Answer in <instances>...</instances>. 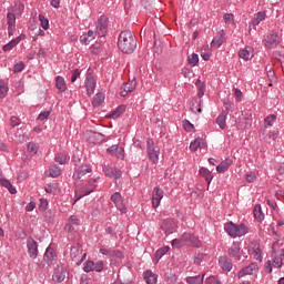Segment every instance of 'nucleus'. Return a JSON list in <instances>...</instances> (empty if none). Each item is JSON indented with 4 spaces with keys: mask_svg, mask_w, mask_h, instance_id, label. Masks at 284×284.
<instances>
[{
    "mask_svg": "<svg viewBox=\"0 0 284 284\" xmlns=\"http://www.w3.org/2000/svg\"><path fill=\"white\" fill-rule=\"evenodd\" d=\"M118 48L123 54H132L136 50V38L132 34V31L124 30L120 33Z\"/></svg>",
    "mask_w": 284,
    "mask_h": 284,
    "instance_id": "nucleus-1",
    "label": "nucleus"
},
{
    "mask_svg": "<svg viewBox=\"0 0 284 284\" xmlns=\"http://www.w3.org/2000/svg\"><path fill=\"white\" fill-rule=\"evenodd\" d=\"M97 183H99V178L90 179L87 184L82 185L79 191H75V200L73 202L77 203V201H81L83 196H88L89 194H92L94 190H97Z\"/></svg>",
    "mask_w": 284,
    "mask_h": 284,
    "instance_id": "nucleus-2",
    "label": "nucleus"
},
{
    "mask_svg": "<svg viewBox=\"0 0 284 284\" xmlns=\"http://www.w3.org/2000/svg\"><path fill=\"white\" fill-rule=\"evenodd\" d=\"M225 232L229 236H245L247 234V226L245 224L236 225L233 222H229L224 225Z\"/></svg>",
    "mask_w": 284,
    "mask_h": 284,
    "instance_id": "nucleus-3",
    "label": "nucleus"
},
{
    "mask_svg": "<svg viewBox=\"0 0 284 284\" xmlns=\"http://www.w3.org/2000/svg\"><path fill=\"white\" fill-rule=\"evenodd\" d=\"M70 256L73 263H75L77 265H81L83 261H85L88 254H83V248L81 247V244L75 243L71 246Z\"/></svg>",
    "mask_w": 284,
    "mask_h": 284,
    "instance_id": "nucleus-4",
    "label": "nucleus"
},
{
    "mask_svg": "<svg viewBox=\"0 0 284 284\" xmlns=\"http://www.w3.org/2000/svg\"><path fill=\"white\" fill-rule=\"evenodd\" d=\"M146 151H148L150 161H152V163H159V154H161V151L159 146L154 145V140L152 139L146 140Z\"/></svg>",
    "mask_w": 284,
    "mask_h": 284,
    "instance_id": "nucleus-5",
    "label": "nucleus"
},
{
    "mask_svg": "<svg viewBox=\"0 0 284 284\" xmlns=\"http://www.w3.org/2000/svg\"><path fill=\"white\" fill-rule=\"evenodd\" d=\"M108 18L105 16H101L95 22L97 31L95 33L99 37H105L108 34Z\"/></svg>",
    "mask_w": 284,
    "mask_h": 284,
    "instance_id": "nucleus-6",
    "label": "nucleus"
},
{
    "mask_svg": "<svg viewBox=\"0 0 284 284\" xmlns=\"http://www.w3.org/2000/svg\"><path fill=\"white\" fill-rule=\"evenodd\" d=\"M83 271L87 273L90 272H103V261H87L83 266Z\"/></svg>",
    "mask_w": 284,
    "mask_h": 284,
    "instance_id": "nucleus-7",
    "label": "nucleus"
},
{
    "mask_svg": "<svg viewBox=\"0 0 284 284\" xmlns=\"http://www.w3.org/2000/svg\"><path fill=\"white\" fill-rule=\"evenodd\" d=\"M111 201L114 203L115 207L122 212V214L128 212V207H125V203L123 202V196L119 192H115L111 195Z\"/></svg>",
    "mask_w": 284,
    "mask_h": 284,
    "instance_id": "nucleus-8",
    "label": "nucleus"
},
{
    "mask_svg": "<svg viewBox=\"0 0 284 284\" xmlns=\"http://www.w3.org/2000/svg\"><path fill=\"white\" fill-rule=\"evenodd\" d=\"M182 241L184 245H192V247H201V241L192 233H183Z\"/></svg>",
    "mask_w": 284,
    "mask_h": 284,
    "instance_id": "nucleus-9",
    "label": "nucleus"
},
{
    "mask_svg": "<svg viewBox=\"0 0 284 284\" xmlns=\"http://www.w3.org/2000/svg\"><path fill=\"white\" fill-rule=\"evenodd\" d=\"M90 173H92V166H90V164H82L73 172V179L74 181H79L80 179H83L85 174Z\"/></svg>",
    "mask_w": 284,
    "mask_h": 284,
    "instance_id": "nucleus-10",
    "label": "nucleus"
},
{
    "mask_svg": "<svg viewBox=\"0 0 284 284\" xmlns=\"http://www.w3.org/2000/svg\"><path fill=\"white\" fill-rule=\"evenodd\" d=\"M278 43H281V38H278V34L276 33H271L264 39V45L270 50H272V48H276Z\"/></svg>",
    "mask_w": 284,
    "mask_h": 284,
    "instance_id": "nucleus-11",
    "label": "nucleus"
},
{
    "mask_svg": "<svg viewBox=\"0 0 284 284\" xmlns=\"http://www.w3.org/2000/svg\"><path fill=\"white\" fill-rule=\"evenodd\" d=\"M27 247L30 258H37V256H39V245L37 244V241H34V239L29 237L27 240Z\"/></svg>",
    "mask_w": 284,
    "mask_h": 284,
    "instance_id": "nucleus-12",
    "label": "nucleus"
},
{
    "mask_svg": "<svg viewBox=\"0 0 284 284\" xmlns=\"http://www.w3.org/2000/svg\"><path fill=\"white\" fill-rule=\"evenodd\" d=\"M95 88H97V80H94V75H92L91 73H88L85 78V89H87L88 97H92V94H94Z\"/></svg>",
    "mask_w": 284,
    "mask_h": 284,
    "instance_id": "nucleus-13",
    "label": "nucleus"
},
{
    "mask_svg": "<svg viewBox=\"0 0 284 284\" xmlns=\"http://www.w3.org/2000/svg\"><path fill=\"white\" fill-rule=\"evenodd\" d=\"M7 23H8V34L12 37L14 32H17V16L12 12L7 14Z\"/></svg>",
    "mask_w": 284,
    "mask_h": 284,
    "instance_id": "nucleus-14",
    "label": "nucleus"
},
{
    "mask_svg": "<svg viewBox=\"0 0 284 284\" xmlns=\"http://www.w3.org/2000/svg\"><path fill=\"white\" fill-rule=\"evenodd\" d=\"M52 280L54 283H63L65 281V267L63 265H58L54 268Z\"/></svg>",
    "mask_w": 284,
    "mask_h": 284,
    "instance_id": "nucleus-15",
    "label": "nucleus"
},
{
    "mask_svg": "<svg viewBox=\"0 0 284 284\" xmlns=\"http://www.w3.org/2000/svg\"><path fill=\"white\" fill-rule=\"evenodd\" d=\"M85 136H87V141L93 144L102 143V141L105 139L103 134L95 131H87Z\"/></svg>",
    "mask_w": 284,
    "mask_h": 284,
    "instance_id": "nucleus-16",
    "label": "nucleus"
},
{
    "mask_svg": "<svg viewBox=\"0 0 284 284\" xmlns=\"http://www.w3.org/2000/svg\"><path fill=\"white\" fill-rule=\"evenodd\" d=\"M229 256L231 258H235V261H241V244L239 242H234L227 251Z\"/></svg>",
    "mask_w": 284,
    "mask_h": 284,
    "instance_id": "nucleus-17",
    "label": "nucleus"
},
{
    "mask_svg": "<svg viewBox=\"0 0 284 284\" xmlns=\"http://www.w3.org/2000/svg\"><path fill=\"white\" fill-rule=\"evenodd\" d=\"M43 261L47 263V265H54V263H57V253L52 247H47L43 255Z\"/></svg>",
    "mask_w": 284,
    "mask_h": 284,
    "instance_id": "nucleus-18",
    "label": "nucleus"
},
{
    "mask_svg": "<svg viewBox=\"0 0 284 284\" xmlns=\"http://www.w3.org/2000/svg\"><path fill=\"white\" fill-rule=\"evenodd\" d=\"M163 199V190H161L159 186H155L153 189L152 193V205L153 207H159L161 205V200Z\"/></svg>",
    "mask_w": 284,
    "mask_h": 284,
    "instance_id": "nucleus-19",
    "label": "nucleus"
},
{
    "mask_svg": "<svg viewBox=\"0 0 284 284\" xmlns=\"http://www.w3.org/2000/svg\"><path fill=\"white\" fill-rule=\"evenodd\" d=\"M103 172L105 176H109V179H121V170H118L116 168H112L110 165L103 166Z\"/></svg>",
    "mask_w": 284,
    "mask_h": 284,
    "instance_id": "nucleus-20",
    "label": "nucleus"
},
{
    "mask_svg": "<svg viewBox=\"0 0 284 284\" xmlns=\"http://www.w3.org/2000/svg\"><path fill=\"white\" fill-rule=\"evenodd\" d=\"M258 270V265H256V263H251L248 266L242 268L239 273H237V277L239 278H243V276H248L254 274V272H256Z\"/></svg>",
    "mask_w": 284,
    "mask_h": 284,
    "instance_id": "nucleus-21",
    "label": "nucleus"
},
{
    "mask_svg": "<svg viewBox=\"0 0 284 284\" xmlns=\"http://www.w3.org/2000/svg\"><path fill=\"white\" fill-rule=\"evenodd\" d=\"M161 229L165 234H174V232H176V224L174 223V220H164Z\"/></svg>",
    "mask_w": 284,
    "mask_h": 284,
    "instance_id": "nucleus-22",
    "label": "nucleus"
},
{
    "mask_svg": "<svg viewBox=\"0 0 284 284\" xmlns=\"http://www.w3.org/2000/svg\"><path fill=\"white\" fill-rule=\"evenodd\" d=\"M100 254L109 256L110 258H123V252H121L120 250L101 248Z\"/></svg>",
    "mask_w": 284,
    "mask_h": 284,
    "instance_id": "nucleus-23",
    "label": "nucleus"
},
{
    "mask_svg": "<svg viewBox=\"0 0 284 284\" xmlns=\"http://www.w3.org/2000/svg\"><path fill=\"white\" fill-rule=\"evenodd\" d=\"M136 88V81H131V82H128V83H123L121 85V97H128V94H130V92H134Z\"/></svg>",
    "mask_w": 284,
    "mask_h": 284,
    "instance_id": "nucleus-24",
    "label": "nucleus"
},
{
    "mask_svg": "<svg viewBox=\"0 0 284 284\" xmlns=\"http://www.w3.org/2000/svg\"><path fill=\"white\" fill-rule=\"evenodd\" d=\"M219 263L223 272H232V267H234V265L232 264V260L227 256H221L219 258Z\"/></svg>",
    "mask_w": 284,
    "mask_h": 284,
    "instance_id": "nucleus-25",
    "label": "nucleus"
},
{
    "mask_svg": "<svg viewBox=\"0 0 284 284\" xmlns=\"http://www.w3.org/2000/svg\"><path fill=\"white\" fill-rule=\"evenodd\" d=\"M222 43H225V32L219 31L211 42V48H221Z\"/></svg>",
    "mask_w": 284,
    "mask_h": 284,
    "instance_id": "nucleus-26",
    "label": "nucleus"
},
{
    "mask_svg": "<svg viewBox=\"0 0 284 284\" xmlns=\"http://www.w3.org/2000/svg\"><path fill=\"white\" fill-rule=\"evenodd\" d=\"M108 152H110L112 156H116L118 159H123V156H125V151L119 145H112L108 149Z\"/></svg>",
    "mask_w": 284,
    "mask_h": 284,
    "instance_id": "nucleus-27",
    "label": "nucleus"
},
{
    "mask_svg": "<svg viewBox=\"0 0 284 284\" xmlns=\"http://www.w3.org/2000/svg\"><path fill=\"white\" fill-rule=\"evenodd\" d=\"M232 159L227 158L223 160L217 166L216 170L220 172V174H223V172H227L230 170V165H232Z\"/></svg>",
    "mask_w": 284,
    "mask_h": 284,
    "instance_id": "nucleus-28",
    "label": "nucleus"
},
{
    "mask_svg": "<svg viewBox=\"0 0 284 284\" xmlns=\"http://www.w3.org/2000/svg\"><path fill=\"white\" fill-rule=\"evenodd\" d=\"M240 59H244V61H250L254 57V51H252V48H245L240 50L239 52Z\"/></svg>",
    "mask_w": 284,
    "mask_h": 284,
    "instance_id": "nucleus-29",
    "label": "nucleus"
},
{
    "mask_svg": "<svg viewBox=\"0 0 284 284\" xmlns=\"http://www.w3.org/2000/svg\"><path fill=\"white\" fill-rule=\"evenodd\" d=\"M55 88L60 90V92H65V90H68V87L65 84V79H63V77L58 75L55 78Z\"/></svg>",
    "mask_w": 284,
    "mask_h": 284,
    "instance_id": "nucleus-30",
    "label": "nucleus"
},
{
    "mask_svg": "<svg viewBox=\"0 0 284 284\" xmlns=\"http://www.w3.org/2000/svg\"><path fill=\"white\" fill-rule=\"evenodd\" d=\"M265 12L264 11H258L256 16L251 20L250 26H258L261 21H265Z\"/></svg>",
    "mask_w": 284,
    "mask_h": 284,
    "instance_id": "nucleus-31",
    "label": "nucleus"
},
{
    "mask_svg": "<svg viewBox=\"0 0 284 284\" xmlns=\"http://www.w3.org/2000/svg\"><path fill=\"white\" fill-rule=\"evenodd\" d=\"M254 217L256 219V221H263L265 219V214H263V209L261 207V204H256L254 206V211H253Z\"/></svg>",
    "mask_w": 284,
    "mask_h": 284,
    "instance_id": "nucleus-32",
    "label": "nucleus"
},
{
    "mask_svg": "<svg viewBox=\"0 0 284 284\" xmlns=\"http://www.w3.org/2000/svg\"><path fill=\"white\" fill-rule=\"evenodd\" d=\"M200 175H202L203 179H205V181L209 185H210V183H212V179H214V176H212V172H210V170H207L206 168L200 169Z\"/></svg>",
    "mask_w": 284,
    "mask_h": 284,
    "instance_id": "nucleus-33",
    "label": "nucleus"
},
{
    "mask_svg": "<svg viewBox=\"0 0 284 284\" xmlns=\"http://www.w3.org/2000/svg\"><path fill=\"white\" fill-rule=\"evenodd\" d=\"M49 174L52 179H57V176H61V168L57 164H51L49 166Z\"/></svg>",
    "mask_w": 284,
    "mask_h": 284,
    "instance_id": "nucleus-34",
    "label": "nucleus"
},
{
    "mask_svg": "<svg viewBox=\"0 0 284 284\" xmlns=\"http://www.w3.org/2000/svg\"><path fill=\"white\" fill-rule=\"evenodd\" d=\"M105 101V94L103 93H97L92 100L93 108H99Z\"/></svg>",
    "mask_w": 284,
    "mask_h": 284,
    "instance_id": "nucleus-35",
    "label": "nucleus"
},
{
    "mask_svg": "<svg viewBox=\"0 0 284 284\" xmlns=\"http://www.w3.org/2000/svg\"><path fill=\"white\" fill-rule=\"evenodd\" d=\"M68 161H70V156L68 155V153H58L55 155V162L60 163V165H65Z\"/></svg>",
    "mask_w": 284,
    "mask_h": 284,
    "instance_id": "nucleus-36",
    "label": "nucleus"
},
{
    "mask_svg": "<svg viewBox=\"0 0 284 284\" xmlns=\"http://www.w3.org/2000/svg\"><path fill=\"white\" fill-rule=\"evenodd\" d=\"M0 185H2V187H7L10 194H17V189H14L12 183H10L7 179H0Z\"/></svg>",
    "mask_w": 284,
    "mask_h": 284,
    "instance_id": "nucleus-37",
    "label": "nucleus"
},
{
    "mask_svg": "<svg viewBox=\"0 0 284 284\" xmlns=\"http://www.w3.org/2000/svg\"><path fill=\"white\" fill-rule=\"evenodd\" d=\"M225 121H227V115H225L224 113H221L216 118V123H217L219 128H221V130H225V128H227V124Z\"/></svg>",
    "mask_w": 284,
    "mask_h": 284,
    "instance_id": "nucleus-38",
    "label": "nucleus"
},
{
    "mask_svg": "<svg viewBox=\"0 0 284 284\" xmlns=\"http://www.w3.org/2000/svg\"><path fill=\"white\" fill-rule=\"evenodd\" d=\"M169 252H170V246H164V247L159 248L155 252L154 256H155L156 261H161V258H163V256H165V254Z\"/></svg>",
    "mask_w": 284,
    "mask_h": 284,
    "instance_id": "nucleus-39",
    "label": "nucleus"
},
{
    "mask_svg": "<svg viewBox=\"0 0 284 284\" xmlns=\"http://www.w3.org/2000/svg\"><path fill=\"white\" fill-rule=\"evenodd\" d=\"M144 280L148 284H156V275H154L152 271L144 272Z\"/></svg>",
    "mask_w": 284,
    "mask_h": 284,
    "instance_id": "nucleus-40",
    "label": "nucleus"
},
{
    "mask_svg": "<svg viewBox=\"0 0 284 284\" xmlns=\"http://www.w3.org/2000/svg\"><path fill=\"white\" fill-rule=\"evenodd\" d=\"M19 45V39H13L9 43L4 44L2 47L3 52H10L13 48H17Z\"/></svg>",
    "mask_w": 284,
    "mask_h": 284,
    "instance_id": "nucleus-41",
    "label": "nucleus"
},
{
    "mask_svg": "<svg viewBox=\"0 0 284 284\" xmlns=\"http://www.w3.org/2000/svg\"><path fill=\"white\" fill-rule=\"evenodd\" d=\"M276 123V114H270L264 119V128H272Z\"/></svg>",
    "mask_w": 284,
    "mask_h": 284,
    "instance_id": "nucleus-42",
    "label": "nucleus"
},
{
    "mask_svg": "<svg viewBox=\"0 0 284 284\" xmlns=\"http://www.w3.org/2000/svg\"><path fill=\"white\" fill-rule=\"evenodd\" d=\"M205 275L201 277V275L197 276H189L186 277V283L189 284H203V278Z\"/></svg>",
    "mask_w": 284,
    "mask_h": 284,
    "instance_id": "nucleus-43",
    "label": "nucleus"
},
{
    "mask_svg": "<svg viewBox=\"0 0 284 284\" xmlns=\"http://www.w3.org/2000/svg\"><path fill=\"white\" fill-rule=\"evenodd\" d=\"M123 112H125V105H120L113 112H111L110 118L119 119V116H121V114H123Z\"/></svg>",
    "mask_w": 284,
    "mask_h": 284,
    "instance_id": "nucleus-44",
    "label": "nucleus"
},
{
    "mask_svg": "<svg viewBox=\"0 0 284 284\" xmlns=\"http://www.w3.org/2000/svg\"><path fill=\"white\" fill-rule=\"evenodd\" d=\"M223 105H224V110L222 111V114L227 116L230 114V110H234V103H232V101L230 100H225L223 102Z\"/></svg>",
    "mask_w": 284,
    "mask_h": 284,
    "instance_id": "nucleus-45",
    "label": "nucleus"
},
{
    "mask_svg": "<svg viewBox=\"0 0 284 284\" xmlns=\"http://www.w3.org/2000/svg\"><path fill=\"white\" fill-rule=\"evenodd\" d=\"M266 74H267V79L270 81L268 85L272 87V82L276 81V73L274 72V69H272V68L267 69V67H266Z\"/></svg>",
    "mask_w": 284,
    "mask_h": 284,
    "instance_id": "nucleus-46",
    "label": "nucleus"
},
{
    "mask_svg": "<svg viewBox=\"0 0 284 284\" xmlns=\"http://www.w3.org/2000/svg\"><path fill=\"white\" fill-rule=\"evenodd\" d=\"M39 21L43 30H48L50 28V21L43 14L39 16Z\"/></svg>",
    "mask_w": 284,
    "mask_h": 284,
    "instance_id": "nucleus-47",
    "label": "nucleus"
},
{
    "mask_svg": "<svg viewBox=\"0 0 284 284\" xmlns=\"http://www.w3.org/2000/svg\"><path fill=\"white\" fill-rule=\"evenodd\" d=\"M171 245L172 247H183V245H185V242H183V236L181 235L180 239H174L172 242H171Z\"/></svg>",
    "mask_w": 284,
    "mask_h": 284,
    "instance_id": "nucleus-48",
    "label": "nucleus"
},
{
    "mask_svg": "<svg viewBox=\"0 0 284 284\" xmlns=\"http://www.w3.org/2000/svg\"><path fill=\"white\" fill-rule=\"evenodd\" d=\"M187 61L190 65H196L199 63V54L192 53L191 55H189Z\"/></svg>",
    "mask_w": 284,
    "mask_h": 284,
    "instance_id": "nucleus-49",
    "label": "nucleus"
},
{
    "mask_svg": "<svg viewBox=\"0 0 284 284\" xmlns=\"http://www.w3.org/2000/svg\"><path fill=\"white\" fill-rule=\"evenodd\" d=\"M26 68V64L23 62H18L13 65V74H17L18 72H23V69Z\"/></svg>",
    "mask_w": 284,
    "mask_h": 284,
    "instance_id": "nucleus-50",
    "label": "nucleus"
},
{
    "mask_svg": "<svg viewBox=\"0 0 284 284\" xmlns=\"http://www.w3.org/2000/svg\"><path fill=\"white\" fill-rule=\"evenodd\" d=\"M28 152H30L31 154H37L39 148L37 146V144L34 142H29L28 146H27Z\"/></svg>",
    "mask_w": 284,
    "mask_h": 284,
    "instance_id": "nucleus-51",
    "label": "nucleus"
},
{
    "mask_svg": "<svg viewBox=\"0 0 284 284\" xmlns=\"http://www.w3.org/2000/svg\"><path fill=\"white\" fill-rule=\"evenodd\" d=\"M8 94V88L6 87V82H0V99H4Z\"/></svg>",
    "mask_w": 284,
    "mask_h": 284,
    "instance_id": "nucleus-52",
    "label": "nucleus"
},
{
    "mask_svg": "<svg viewBox=\"0 0 284 284\" xmlns=\"http://www.w3.org/2000/svg\"><path fill=\"white\" fill-rule=\"evenodd\" d=\"M199 146H201V142H199V139H195L193 142L190 144V150L191 152H196L199 150Z\"/></svg>",
    "mask_w": 284,
    "mask_h": 284,
    "instance_id": "nucleus-53",
    "label": "nucleus"
},
{
    "mask_svg": "<svg viewBox=\"0 0 284 284\" xmlns=\"http://www.w3.org/2000/svg\"><path fill=\"white\" fill-rule=\"evenodd\" d=\"M45 210H48V200L40 199L39 211L45 212Z\"/></svg>",
    "mask_w": 284,
    "mask_h": 284,
    "instance_id": "nucleus-54",
    "label": "nucleus"
},
{
    "mask_svg": "<svg viewBox=\"0 0 284 284\" xmlns=\"http://www.w3.org/2000/svg\"><path fill=\"white\" fill-rule=\"evenodd\" d=\"M10 125L11 128H17V125H21V120L13 115L10 118Z\"/></svg>",
    "mask_w": 284,
    "mask_h": 284,
    "instance_id": "nucleus-55",
    "label": "nucleus"
},
{
    "mask_svg": "<svg viewBox=\"0 0 284 284\" xmlns=\"http://www.w3.org/2000/svg\"><path fill=\"white\" fill-rule=\"evenodd\" d=\"M141 3L145 10H150L154 6V0H141Z\"/></svg>",
    "mask_w": 284,
    "mask_h": 284,
    "instance_id": "nucleus-56",
    "label": "nucleus"
},
{
    "mask_svg": "<svg viewBox=\"0 0 284 284\" xmlns=\"http://www.w3.org/2000/svg\"><path fill=\"white\" fill-rule=\"evenodd\" d=\"M183 128L186 132H192V130H194V124H191L189 120H184Z\"/></svg>",
    "mask_w": 284,
    "mask_h": 284,
    "instance_id": "nucleus-57",
    "label": "nucleus"
},
{
    "mask_svg": "<svg viewBox=\"0 0 284 284\" xmlns=\"http://www.w3.org/2000/svg\"><path fill=\"white\" fill-rule=\"evenodd\" d=\"M205 284H221V281L216 276H210L206 280Z\"/></svg>",
    "mask_w": 284,
    "mask_h": 284,
    "instance_id": "nucleus-58",
    "label": "nucleus"
},
{
    "mask_svg": "<svg viewBox=\"0 0 284 284\" xmlns=\"http://www.w3.org/2000/svg\"><path fill=\"white\" fill-rule=\"evenodd\" d=\"M49 118H50V111H44L38 115V121H45V119H49Z\"/></svg>",
    "mask_w": 284,
    "mask_h": 284,
    "instance_id": "nucleus-59",
    "label": "nucleus"
},
{
    "mask_svg": "<svg viewBox=\"0 0 284 284\" xmlns=\"http://www.w3.org/2000/svg\"><path fill=\"white\" fill-rule=\"evenodd\" d=\"M69 223L71 225H80L81 220H79V217H77L75 215H71L69 219Z\"/></svg>",
    "mask_w": 284,
    "mask_h": 284,
    "instance_id": "nucleus-60",
    "label": "nucleus"
},
{
    "mask_svg": "<svg viewBox=\"0 0 284 284\" xmlns=\"http://www.w3.org/2000/svg\"><path fill=\"white\" fill-rule=\"evenodd\" d=\"M246 181H247V183H254V181H256V174L253 172L247 173Z\"/></svg>",
    "mask_w": 284,
    "mask_h": 284,
    "instance_id": "nucleus-61",
    "label": "nucleus"
},
{
    "mask_svg": "<svg viewBox=\"0 0 284 284\" xmlns=\"http://www.w3.org/2000/svg\"><path fill=\"white\" fill-rule=\"evenodd\" d=\"M203 263V254L199 253L194 255V264L195 265H201Z\"/></svg>",
    "mask_w": 284,
    "mask_h": 284,
    "instance_id": "nucleus-62",
    "label": "nucleus"
},
{
    "mask_svg": "<svg viewBox=\"0 0 284 284\" xmlns=\"http://www.w3.org/2000/svg\"><path fill=\"white\" fill-rule=\"evenodd\" d=\"M224 21H225V23H232L234 21V14L225 13L224 14Z\"/></svg>",
    "mask_w": 284,
    "mask_h": 284,
    "instance_id": "nucleus-63",
    "label": "nucleus"
},
{
    "mask_svg": "<svg viewBox=\"0 0 284 284\" xmlns=\"http://www.w3.org/2000/svg\"><path fill=\"white\" fill-rule=\"evenodd\" d=\"M106 234H109L110 236H112V239H119V236L116 235V233L114 232V230H112V226H109L105 229Z\"/></svg>",
    "mask_w": 284,
    "mask_h": 284,
    "instance_id": "nucleus-64",
    "label": "nucleus"
}]
</instances>
